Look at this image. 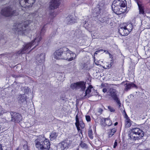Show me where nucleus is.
<instances>
[{"instance_id": "f257e3e1", "label": "nucleus", "mask_w": 150, "mask_h": 150, "mask_svg": "<svg viewBox=\"0 0 150 150\" xmlns=\"http://www.w3.org/2000/svg\"><path fill=\"white\" fill-rule=\"evenodd\" d=\"M74 54L68 48L63 47L57 50L54 54L55 59H64L70 61L74 59Z\"/></svg>"}, {"instance_id": "f03ea898", "label": "nucleus", "mask_w": 150, "mask_h": 150, "mask_svg": "<svg viewBox=\"0 0 150 150\" xmlns=\"http://www.w3.org/2000/svg\"><path fill=\"white\" fill-rule=\"evenodd\" d=\"M32 22L30 20H27L24 22L22 26L21 23H15L13 30L15 33L18 35H28V34L31 32V30L28 26Z\"/></svg>"}, {"instance_id": "7ed1b4c3", "label": "nucleus", "mask_w": 150, "mask_h": 150, "mask_svg": "<svg viewBox=\"0 0 150 150\" xmlns=\"http://www.w3.org/2000/svg\"><path fill=\"white\" fill-rule=\"evenodd\" d=\"M35 142L36 147L41 150H49L50 148L49 141L44 135H39Z\"/></svg>"}, {"instance_id": "20e7f679", "label": "nucleus", "mask_w": 150, "mask_h": 150, "mask_svg": "<svg viewBox=\"0 0 150 150\" xmlns=\"http://www.w3.org/2000/svg\"><path fill=\"white\" fill-rule=\"evenodd\" d=\"M41 40V36L35 38L31 42L26 44L22 48L16 52V54H23L27 53L28 50L31 48L32 46L35 45L33 48L38 45Z\"/></svg>"}, {"instance_id": "39448f33", "label": "nucleus", "mask_w": 150, "mask_h": 150, "mask_svg": "<svg viewBox=\"0 0 150 150\" xmlns=\"http://www.w3.org/2000/svg\"><path fill=\"white\" fill-rule=\"evenodd\" d=\"M144 135V132L141 129L135 127L130 129L129 134L130 139L133 141L139 140L142 139Z\"/></svg>"}, {"instance_id": "423d86ee", "label": "nucleus", "mask_w": 150, "mask_h": 150, "mask_svg": "<svg viewBox=\"0 0 150 150\" xmlns=\"http://www.w3.org/2000/svg\"><path fill=\"white\" fill-rule=\"evenodd\" d=\"M133 28V25L131 23H123L120 25L118 32L122 36L127 35L132 31Z\"/></svg>"}, {"instance_id": "0eeeda50", "label": "nucleus", "mask_w": 150, "mask_h": 150, "mask_svg": "<svg viewBox=\"0 0 150 150\" xmlns=\"http://www.w3.org/2000/svg\"><path fill=\"white\" fill-rule=\"evenodd\" d=\"M1 14L5 17H8L13 16H17L18 13L16 10H13V8L9 6L2 9L1 11Z\"/></svg>"}, {"instance_id": "6e6552de", "label": "nucleus", "mask_w": 150, "mask_h": 150, "mask_svg": "<svg viewBox=\"0 0 150 150\" xmlns=\"http://www.w3.org/2000/svg\"><path fill=\"white\" fill-rule=\"evenodd\" d=\"M86 83L84 81H81L71 84V87L73 89H80L81 91H83L86 88Z\"/></svg>"}, {"instance_id": "1a4fd4ad", "label": "nucleus", "mask_w": 150, "mask_h": 150, "mask_svg": "<svg viewBox=\"0 0 150 150\" xmlns=\"http://www.w3.org/2000/svg\"><path fill=\"white\" fill-rule=\"evenodd\" d=\"M36 0H19V3L21 7L25 8L31 7Z\"/></svg>"}, {"instance_id": "9d476101", "label": "nucleus", "mask_w": 150, "mask_h": 150, "mask_svg": "<svg viewBox=\"0 0 150 150\" xmlns=\"http://www.w3.org/2000/svg\"><path fill=\"white\" fill-rule=\"evenodd\" d=\"M117 91L116 90L112 88L110 89L109 93L110 96L117 103L119 107L121 106V103L120 100L117 95Z\"/></svg>"}, {"instance_id": "9b49d317", "label": "nucleus", "mask_w": 150, "mask_h": 150, "mask_svg": "<svg viewBox=\"0 0 150 150\" xmlns=\"http://www.w3.org/2000/svg\"><path fill=\"white\" fill-rule=\"evenodd\" d=\"M11 120L15 123H18L22 119V117L20 114L13 111L10 112Z\"/></svg>"}, {"instance_id": "f8f14e48", "label": "nucleus", "mask_w": 150, "mask_h": 150, "mask_svg": "<svg viewBox=\"0 0 150 150\" xmlns=\"http://www.w3.org/2000/svg\"><path fill=\"white\" fill-rule=\"evenodd\" d=\"M75 119L76 122L75 125L77 128V129L78 132H79L81 133H82V131L81 129H83L84 128L85 124L83 121L81 122H79V119L78 114L76 115Z\"/></svg>"}, {"instance_id": "ddd939ff", "label": "nucleus", "mask_w": 150, "mask_h": 150, "mask_svg": "<svg viewBox=\"0 0 150 150\" xmlns=\"http://www.w3.org/2000/svg\"><path fill=\"white\" fill-rule=\"evenodd\" d=\"M60 0H51L49 2V8L54 10L58 8L60 4Z\"/></svg>"}, {"instance_id": "4468645a", "label": "nucleus", "mask_w": 150, "mask_h": 150, "mask_svg": "<svg viewBox=\"0 0 150 150\" xmlns=\"http://www.w3.org/2000/svg\"><path fill=\"white\" fill-rule=\"evenodd\" d=\"M100 125L103 127L110 126L112 124V120L108 118H103L100 121Z\"/></svg>"}, {"instance_id": "2eb2a0df", "label": "nucleus", "mask_w": 150, "mask_h": 150, "mask_svg": "<svg viewBox=\"0 0 150 150\" xmlns=\"http://www.w3.org/2000/svg\"><path fill=\"white\" fill-rule=\"evenodd\" d=\"M112 11L113 12L117 15L121 14L122 13H125L126 11V8L123 9L118 6L112 5Z\"/></svg>"}, {"instance_id": "dca6fc26", "label": "nucleus", "mask_w": 150, "mask_h": 150, "mask_svg": "<svg viewBox=\"0 0 150 150\" xmlns=\"http://www.w3.org/2000/svg\"><path fill=\"white\" fill-rule=\"evenodd\" d=\"M124 117L125 119V127L127 128L129 127L132 125V122L125 112Z\"/></svg>"}, {"instance_id": "f3484780", "label": "nucleus", "mask_w": 150, "mask_h": 150, "mask_svg": "<svg viewBox=\"0 0 150 150\" xmlns=\"http://www.w3.org/2000/svg\"><path fill=\"white\" fill-rule=\"evenodd\" d=\"M45 55L44 53H42L40 55H38L36 56V60L40 64V65L43 64L45 62Z\"/></svg>"}, {"instance_id": "a211bd4d", "label": "nucleus", "mask_w": 150, "mask_h": 150, "mask_svg": "<svg viewBox=\"0 0 150 150\" xmlns=\"http://www.w3.org/2000/svg\"><path fill=\"white\" fill-rule=\"evenodd\" d=\"M137 4L138 6L139 14H142L143 16H145L146 13L144 12V6L142 4H140L138 1L137 2Z\"/></svg>"}, {"instance_id": "6ab92c4d", "label": "nucleus", "mask_w": 150, "mask_h": 150, "mask_svg": "<svg viewBox=\"0 0 150 150\" xmlns=\"http://www.w3.org/2000/svg\"><path fill=\"white\" fill-rule=\"evenodd\" d=\"M117 131V129L115 127L108 129L107 130V134L108 137L109 138L112 137L116 133Z\"/></svg>"}, {"instance_id": "aec40b11", "label": "nucleus", "mask_w": 150, "mask_h": 150, "mask_svg": "<svg viewBox=\"0 0 150 150\" xmlns=\"http://www.w3.org/2000/svg\"><path fill=\"white\" fill-rule=\"evenodd\" d=\"M126 86H125V91H127L129 89L132 88H137V86L134 83H128L125 84Z\"/></svg>"}, {"instance_id": "412c9836", "label": "nucleus", "mask_w": 150, "mask_h": 150, "mask_svg": "<svg viewBox=\"0 0 150 150\" xmlns=\"http://www.w3.org/2000/svg\"><path fill=\"white\" fill-rule=\"evenodd\" d=\"M58 135V134L54 131L52 132L50 135V138L51 141L56 139Z\"/></svg>"}, {"instance_id": "4be33fe9", "label": "nucleus", "mask_w": 150, "mask_h": 150, "mask_svg": "<svg viewBox=\"0 0 150 150\" xmlns=\"http://www.w3.org/2000/svg\"><path fill=\"white\" fill-rule=\"evenodd\" d=\"M120 3L119 4L118 7H120L121 8H125V9L126 8H127V7H126L127 5V2L126 1H123L120 0Z\"/></svg>"}, {"instance_id": "5701e85b", "label": "nucleus", "mask_w": 150, "mask_h": 150, "mask_svg": "<svg viewBox=\"0 0 150 150\" xmlns=\"http://www.w3.org/2000/svg\"><path fill=\"white\" fill-rule=\"evenodd\" d=\"M26 143L23 145V147L19 146L16 150H28V149L27 142L26 141Z\"/></svg>"}, {"instance_id": "b1692460", "label": "nucleus", "mask_w": 150, "mask_h": 150, "mask_svg": "<svg viewBox=\"0 0 150 150\" xmlns=\"http://www.w3.org/2000/svg\"><path fill=\"white\" fill-rule=\"evenodd\" d=\"M110 18L107 17H103L102 18H100L99 20L102 23H105L107 24L109 23V21Z\"/></svg>"}, {"instance_id": "393cba45", "label": "nucleus", "mask_w": 150, "mask_h": 150, "mask_svg": "<svg viewBox=\"0 0 150 150\" xmlns=\"http://www.w3.org/2000/svg\"><path fill=\"white\" fill-rule=\"evenodd\" d=\"M45 25H44V26L43 27V28H42L41 30L40 33H38L36 35V36L35 38L38 37H39V36H41V39H42L41 34H43L46 31V30L45 28Z\"/></svg>"}, {"instance_id": "a878e982", "label": "nucleus", "mask_w": 150, "mask_h": 150, "mask_svg": "<svg viewBox=\"0 0 150 150\" xmlns=\"http://www.w3.org/2000/svg\"><path fill=\"white\" fill-rule=\"evenodd\" d=\"M88 135L89 138L91 139L93 138V132L91 129H89L88 131Z\"/></svg>"}, {"instance_id": "bb28decb", "label": "nucleus", "mask_w": 150, "mask_h": 150, "mask_svg": "<svg viewBox=\"0 0 150 150\" xmlns=\"http://www.w3.org/2000/svg\"><path fill=\"white\" fill-rule=\"evenodd\" d=\"M93 87L92 86V85H90L87 88V89L85 91V94L86 95L90 93L91 92V89Z\"/></svg>"}, {"instance_id": "cd10ccee", "label": "nucleus", "mask_w": 150, "mask_h": 150, "mask_svg": "<svg viewBox=\"0 0 150 150\" xmlns=\"http://www.w3.org/2000/svg\"><path fill=\"white\" fill-rule=\"evenodd\" d=\"M120 0H114L112 3V5L113 6H118Z\"/></svg>"}, {"instance_id": "c85d7f7f", "label": "nucleus", "mask_w": 150, "mask_h": 150, "mask_svg": "<svg viewBox=\"0 0 150 150\" xmlns=\"http://www.w3.org/2000/svg\"><path fill=\"white\" fill-rule=\"evenodd\" d=\"M86 120L87 122H91V119L90 116L89 115H86L85 116Z\"/></svg>"}, {"instance_id": "c756f323", "label": "nucleus", "mask_w": 150, "mask_h": 150, "mask_svg": "<svg viewBox=\"0 0 150 150\" xmlns=\"http://www.w3.org/2000/svg\"><path fill=\"white\" fill-rule=\"evenodd\" d=\"M108 108L109 111L111 112H114L115 111V109H114L112 107L110 106H108Z\"/></svg>"}, {"instance_id": "7c9ffc66", "label": "nucleus", "mask_w": 150, "mask_h": 150, "mask_svg": "<svg viewBox=\"0 0 150 150\" xmlns=\"http://www.w3.org/2000/svg\"><path fill=\"white\" fill-rule=\"evenodd\" d=\"M117 140H115V142L114 143V144L113 147V148H115L117 146Z\"/></svg>"}, {"instance_id": "2f4dec72", "label": "nucleus", "mask_w": 150, "mask_h": 150, "mask_svg": "<svg viewBox=\"0 0 150 150\" xmlns=\"http://www.w3.org/2000/svg\"><path fill=\"white\" fill-rule=\"evenodd\" d=\"M62 145L63 146V148L64 149L66 148V143L65 142H62L61 143Z\"/></svg>"}, {"instance_id": "473e14b6", "label": "nucleus", "mask_w": 150, "mask_h": 150, "mask_svg": "<svg viewBox=\"0 0 150 150\" xmlns=\"http://www.w3.org/2000/svg\"><path fill=\"white\" fill-rule=\"evenodd\" d=\"M57 14V13L56 12H53L50 13V15L51 16H53V17H54L56 16Z\"/></svg>"}, {"instance_id": "72a5a7b5", "label": "nucleus", "mask_w": 150, "mask_h": 150, "mask_svg": "<svg viewBox=\"0 0 150 150\" xmlns=\"http://www.w3.org/2000/svg\"><path fill=\"white\" fill-rule=\"evenodd\" d=\"M114 63V60L113 58H112V59L110 60V66H111Z\"/></svg>"}, {"instance_id": "f704fd0d", "label": "nucleus", "mask_w": 150, "mask_h": 150, "mask_svg": "<svg viewBox=\"0 0 150 150\" xmlns=\"http://www.w3.org/2000/svg\"><path fill=\"white\" fill-rule=\"evenodd\" d=\"M103 51V50H99L96 51L95 53H94V55L95 54H98V53L100 52V51Z\"/></svg>"}, {"instance_id": "c9c22d12", "label": "nucleus", "mask_w": 150, "mask_h": 150, "mask_svg": "<svg viewBox=\"0 0 150 150\" xmlns=\"http://www.w3.org/2000/svg\"><path fill=\"white\" fill-rule=\"evenodd\" d=\"M103 111V109L101 108H99L98 112L100 114H101Z\"/></svg>"}, {"instance_id": "e433bc0d", "label": "nucleus", "mask_w": 150, "mask_h": 150, "mask_svg": "<svg viewBox=\"0 0 150 150\" xmlns=\"http://www.w3.org/2000/svg\"><path fill=\"white\" fill-rule=\"evenodd\" d=\"M4 34H2V33H0V40L1 39H3L4 37Z\"/></svg>"}, {"instance_id": "4c0bfd02", "label": "nucleus", "mask_w": 150, "mask_h": 150, "mask_svg": "<svg viewBox=\"0 0 150 150\" xmlns=\"http://www.w3.org/2000/svg\"><path fill=\"white\" fill-rule=\"evenodd\" d=\"M102 91H103V93H105L107 91V90L106 88H103Z\"/></svg>"}, {"instance_id": "58836bf2", "label": "nucleus", "mask_w": 150, "mask_h": 150, "mask_svg": "<svg viewBox=\"0 0 150 150\" xmlns=\"http://www.w3.org/2000/svg\"><path fill=\"white\" fill-rule=\"evenodd\" d=\"M72 20H71V21H69V23H75V21L73 22V21H72Z\"/></svg>"}, {"instance_id": "ea45409f", "label": "nucleus", "mask_w": 150, "mask_h": 150, "mask_svg": "<svg viewBox=\"0 0 150 150\" xmlns=\"http://www.w3.org/2000/svg\"><path fill=\"white\" fill-rule=\"evenodd\" d=\"M95 64L97 65H99V63L98 61H96V62H95Z\"/></svg>"}, {"instance_id": "a19ab883", "label": "nucleus", "mask_w": 150, "mask_h": 150, "mask_svg": "<svg viewBox=\"0 0 150 150\" xmlns=\"http://www.w3.org/2000/svg\"><path fill=\"white\" fill-rule=\"evenodd\" d=\"M2 149L1 144L0 143V150Z\"/></svg>"}, {"instance_id": "79ce46f5", "label": "nucleus", "mask_w": 150, "mask_h": 150, "mask_svg": "<svg viewBox=\"0 0 150 150\" xmlns=\"http://www.w3.org/2000/svg\"><path fill=\"white\" fill-rule=\"evenodd\" d=\"M118 124V122H115L114 123V126H116Z\"/></svg>"}, {"instance_id": "37998d69", "label": "nucleus", "mask_w": 150, "mask_h": 150, "mask_svg": "<svg viewBox=\"0 0 150 150\" xmlns=\"http://www.w3.org/2000/svg\"><path fill=\"white\" fill-rule=\"evenodd\" d=\"M93 59H94V61L95 62L96 59H95V57L94 56V57Z\"/></svg>"}, {"instance_id": "c03bdc74", "label": "nucleus", "mask_w": 150, "mask_h": 150, "mask_svg": "<svg viewBox=\"0 0 150 150\" xmlns=\"http://www.w3.org/2000/svg\"><path fill=\"white\" fill-rule=\"evenodd\" d=\"M83 145H85V146H86V144H85V143H84V144H83Z\"/></svg>"}, {"instance_id": "a18cd8bd", "label": "nucleus", "mask_w": 150, "mask_h": 150, "mask_svg": "<svg viewBox=\"0 0 150 150\" xmlns=\"http://www.w3.org/2000/svg\"><path fill=\"white\" fill-rule=\"evenodd\" d=\"M21 150H24V149H21Z\"/></svg>"}]
</instances>
